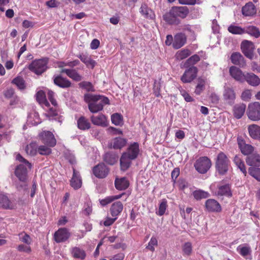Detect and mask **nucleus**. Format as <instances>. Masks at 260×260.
Here are the masks:
<instances>
[{
  "mask_svg": "<svg viewBox=\"0 0 260 260\" xmlns=\"http://www.w3.org/2000/svg\"><path fill=\"white\" fill-rule=\"evenodd\" d=\"M84 100L88 103V109L92 113H97L102 111L104 106L109 103V100L107 97L91 93L85 94Z\"/></svg>",
  "mask_w": 260,
  "mask_h": 260,
  "instance_id": "1",
  "label": "nucleus"
},
{
  "mask_svg": "<svg viewBox=\"0 0 260 260\" xmlns=\"http://www.w3.org/2000/svg\"><path fill=\"white\" fill-rule=\"evenodd\" d=\"M189 13V9L186 6L173 7L169 12L163 16L164 20L170 24H178L180 18H185Z\"/></svg>",
  "mask_w": 260,
  "mask_h": 260,
  "instance_id": "2",
  "label": "nucleus"
},
{
  "mask_svg": "<svg viewBox=\"0 0 260 260\" xmlns=\"http://www.w3.org/2000/svg\"><path fill=\"white\" fill-rule=\"evenodd\" d=\"M139 145L137 143L131 144L127 151L124 152L120 158V166L122 171H126L131 166L132 160L136 159L139 153Z\"/></svg>",
  "mask_w": 260,
  "mask_h": 260,
  "instance_id": "3",
  "label": "nucleus"
},
{
  "mask_svg": "<svg viewBox=\"0 0 260 260\" xmlns=\"http://www.w3.org/2000/svg\"><path fill=\"white\" fill-rule=\"evenodd\" d=\"M16 159L21 164L16 167L15 170V174L20 181L23 182L24 185L25 186V182L27 176V167L29 169H31L32 167L31 164L20 154L16 155Z\"/></svg>",
  "mask_w": 260,
  "mask_h": 260,
  "instance_id": "4",
  "label": "nucleus"
},
{
  "mask_svg": "<svg viewBox=\"0 0 260 260\" xmlns=\"http://www.w3.org/2000/svg\"><path fill=\"white\" fill-rule=\"evenodd\" d=\"M230 160L226 155L222 152H219L216 157L215 161L216 171L220 175H225L229 171Z\"/></svg>",
  "mask_w": 260,
  "mask_h": 260,
  "instance_id": "5",
  "label": "nucleus"
},
{
  "mask_svg": "<svg viewBox=\"0 0 260 260\" xmlns=\"http://www.w3.org/2000/svg\"><path fill=\"white\" fill-rule=\"evenodd\" d=\"M210 188L212 193L216 196H224L228 197L232 196L231 186L229 184H222L221 182H214L210 185Z\"/></svg>",
  "mask_w": 260,
  "mask_h": 260,
  "instance_id": "6",
  "label": "nucleus"
},
{
  "mask_svg": "<svg viewBox=\"0 0 260 260\" xmlns=\"http://www.w3.org/2000/svg\"><path fill=\"white\" fill-rule=\"evenodd\" d=\"M212 165L211 160L207 156H202L198 159L194 167L200 174H205L210 169Z\"/></svg>",
  "mask_w": 260,
  "mask_h": 260,
  "instance_id": "7",
  "label": "nucleus"
},
{
  "mask_svg": "<svg viewBox=\"0 0 260 260\" xmlns=\"http://www.w3.org/2000/svg\"><path fill=\"white\" fill-rule=\"evenodd\" d=\"M48 59L43 58L34 60L28 66V69L37 75L42 74L47 68Z\"/></svg>",
  "mask_w": 260,
  "mask_h": 260,
  "instance_id": "8",
  "label": "nucleus"
},
{
  "mask_svg": "<svg viewBox=\"0 0 260 260\" xmlns=\"http://www.w3.org/2000/svg\"><path fill=\"white\" fill-rule=\"evenodd\" d=\"M247 116L252 121L260 120V103L254 102L249 104L247 110Z\"/></svg>",
  "mask_w": 260,
  "mask_h": 260,
  "instance_id": "9",
  "label": "nucleus"
},
{
  "mask_svg": "<svg viewBox=\"0 0 260 260\" xmlns=\"http://www.w3.org/2000/svg\"><path fill=\"white\" fill-rule=\"evenodd\" d=\"M39 137L42 143L49 147H53L56 144V140L53 133L44 131L40 133Z\"/></svg>",
  "mask_w": 260,
  "mask_h": 260,
  "instance_id": "10",
  "label": "nucleus"
},
{
  "mask_svg": "<svg viewBox=\"0 0 260 260\" xmlns=\"http://www.w3.org/2000/svg\"><path fill=\"white\" fill-rule=\"evenodd\" d=\"M241 48L244 55L252 59L254 56V45L253 42L248 40H244L241 43Z\"/></svg>",
  "mask_w": 260,
  "mask_h": 260,
  "instance_id": "11",
  "label": "nucleus"
},
{
  "mask_svg": "<svg viewBox=\"0 0 260 260\" xmlns=\"http://www.w3.org/2000/svg\"><path fill=\"white\" fill-rule=\"evenodd\" d=\"M197 73L198 69L192 66L184 72L181 77V80L184 83H190L196 78Z\"/></svg>",
  "mask_w": 260,
  "mask_h": 260,
  "instance_id": "12",
  "label": "nucleus"
},
{
  "mask_svg": "<svg viewBox=\"0 0 260 260\" xmlns=\"http://www.w3.org/2000/svg\"><path fill=\"white\" fill-rule=\"evenodd\" d=\"M71 233L66 228H60L54 234V239L57 243L63 242L70 237Z\"/></svg>",
  "mask_w": 260,
  "mask_h": 260,
  "instance_id": "13",
  "label": "nucleus"
},
{
  "mask_svg": "<svg viewBox=\"0 0 260 260\" xmlns=\"http://www.w3.org/2000/svg\"><path fill=\"white\" fill-rule=\"evenodd\" d=\"M93 173L96 177L104 178L108 174L109 169L104 164L102 163L93 168Z\"/></svg>",
  "mask_w": 260,
  "mask_h": 260,
  "instance_id": "14",
  "label": "nucleus"
},
{
  "mask_svg": "<svg viewBox=\"0 0 260 260\" xmlns=\"http://www.w3.org/2000/svg\"><path fill=\"white\" fill-rule=\"evenodd\" d=\"M229 72L230 75L237 81L240 83L245 82V74L238 68L232 66L230 68Z\"/></svg>",
  "mask_w": 260,
  "mask_h": 260,
  "instance_id": "15",
  "label": "nucleus"
},
{
  "mask_svg": "<svg viewBox=\"0 0 260 260\" xmlns=\"http://www.w3.org/2000/svg\"><path fill=\"white\" fill-rule=\"evenodd\" d=\"M224 101L229 105L234 104L236 99V93L234 89L230 87H224L223 93Z\"/></svg>",
  "mask_w": 260,
  "mask_h": 260,
  "instance_id": "16",
  "label": "nucleus"
},
{
  "mask_svg": "<svg viewBox=\"0 0 260 260\" xmlns=\"http://www.w3.org/2000/svg\"><path fill=\"white\" fill-rule=\"evenodd\" d=\"M205 207L210 212H219L221 211L220 205L214 199H208L205 202Z\"/></svg>",
  "mask_w": 260,
  "mask_h": 260,
  "instance_id": "17",
  "label": "nucleus"
},
{
  "mask_svg": "<svg viewBox=\"0 0 260 260\" xmlns=\"http://www.w3.org/2000/svg\"><path fill=\"white\" fill-rule=\"evenodd\" d=\"M237 142L239 148L244 155H249L253 151V147L250 144H246L245 141L241 138L238 137Z\"/></svg>",
  "mask_w": 260,
  "mask_h": 260,
  "instance_id": "18",
  "label": "nucleus"
},
{
  "mask_svg": "<svg viewBox=\"0 0 260 260\" xmlns=\"http://www.w3.org/2000/svg\"><path fill=\"white\" fill-rule=\"evenodd\" d=\"M53 78L54 83L59 87L67 88L71 86V82L60 75L54 76Z\"/></svg>",
  "mask_w": 260,
  "mask_h": 260,
  "instance_id": "19",
  "label": "nucleus"
},
{
  "mask_svg": "<svg viewBox=\"0 0 260 260\" xmlns=\"http://www.w3.org/2000/svg\"><path fill=\"white\" fill-rule=\"evenodd\" d=\"M90 119L94 125L102 127L107 126L108 125L107 118L104 114H100L97 116L92 115Z\"/></svg>",
  "mask_w": 260,
  "mask_h": 260,
  "instance_id": "20",
  "label": "nucleus"
},
{
  "mask_svg": "<svg viewBox=\"0 0 260 260\" xmlns=\"http://www.w3.org/2000/svg\"><path fill=\"white\" fill-rule=\"evenodd\" d=\"M126 139L117 137L112 139L110 143V146L111 148H113L114 149H121L126 145Z\"/></svg>",
  "mask_w": 260,
  "mask_h": 260,
  "instance_id": "21",
  "label": "nucleus"
},
{
  "mask_svg": "<svg viewBox=\"0 0 260 260\" xmlns=\"http://www.w3.org/2000/svg\"><path fill=\"white\" fill-rule=\"evenodd\" d=\"M14 205L8 196L3 193H0V208L11 210L14 209Z\"/></svg>",
  "mask_w": 260,
  "mask_h": 260,
  "instance_id": "22",
  "label": "nucleus"
},
{
  "mask_svg": "<svg viewBox=\"0 0 260 260\" xmlns=\"http://www.w3.org/2000/svg\"><path fill=\"white\" fill-rule=\"evenodd\" d=\"M245 81H246L249 85L254 87L257 86L260 84V78L252 73L245 74Z\"/></svg>",
  "mask_w": 260,
  "mask_h": 260,
  "instance_id": "23",
  "label": "nucleus"
},
{
  "mask_svg": "<svg viewBox=\"0 0 260 260\" xmlns=\"http://www.w3.org/2000/svg\"><path fill=\"white\" fill-rule=\"evenodd\" d=\"M242 13L244 16H252L256 13V9L252 2H249L242 7Z\"/></svg>",
  "mask_w": 260,
  "mask_h": 260,
  "instance_id": "24",
  "label": "nucleus"
},
{
  "mask_svg": "<svg viewBox=\"0 0 260 260\" xmlns=\"http://www.w3.org/2000/svg\"><path fill=\"white\" fill-rule=\"evenodd\" d=\"M186 41V38L184 34L182 33L177 34L174 37L173 47L175 49H179L185 44Z\"/></svg>",
  "mask_w": 260,
  "mask_h": 260,
  "instance_id": "25",
  "label": "nucleus"
},
{
  "mask_svg": "<svg viewBox=\"0 0 260 260\" xmlns=\"http://www.w3.org/2000/svg\"><path fill=\"white\" fill-rule=\"evenodd\" d=\"M249 136L255 140H260V126L256 124H251L248 127Z\"/></svg>",
  "mask_w": 260,
  "mask_h": 260,
  "instance_id": "26",
  "label": "nucleus"
},
{
  "mask_svg": "<svg viewBox=\"0 0 260 260\" xmlns=\"http://www.w3.org/2000/svg\"><path fill=\"white\" fill-rule=\"evenodd\" d=\"M123 208V204L120 201L114 202L112 204L110 211L112 217H116L122 212Z\"/></svg>",
  "mask_w": 260,
  "mask_h": 260,
  "instance_id": "27",
  "label": "nucleus"
},
{
  "mask_svg": "<svg viewBox=\"0 0 260 260\" xmlns=\"http://www.w3.org/2000/svg\"><path fill=\"white\" fill-rule=\"evenodd\" d=\"M82 185V181L79 173L73 169V175L71 180V185L75 189L79 188Z\"/></svg>",
  "mask_w": 260,
  "mask_h": 260,
  "instance_id": "28",
  "label": "nucleus"
},
{
  "mask_svg": "<svg viewBox=\"0 0 260 260\" xmlns=\"http://www.w3.org/2000/svg\"><path fill=\"white\" fill-rule=\"evenodd\" d=\"M77 57L80 58L81 61L87 67H90L91 69H93L96 64V62L92 59L90 56L87 54L81 53L77 55Z\"/></svg>",
  "mask_w": 260,
  "mask_h": 260,
  "instance_id": "29",
  "label": "nucleus"
},
{
  "mask_svg": "<svg viewBox=\"0 0 260 260\" xmlns=\"http://www.w3.org/2000/svg\"><path fill=\"white\" fill-rule=\"evenodd\" d=\"M61 73H65L70 78L76 81H80L82 79V76L74 69H62Z\"/></svg>",
  "mask_w": 260,
  "mask_h": 260,
  "instance_id": "30",
  "label": "nucleus"
},
{
  "mask_svg": "<svg viewBox=\"0 0 260 260\" xmlns=\"http://www.w3.org/2000/svg\"><path fill=\"white\" fill-rule=\"evenodd\" d=\"M232 62L236 65L243 67L245 64L244 58L239 52H234L232 53L231 56Z\"/></svg>",
  "mask_w": 260,
  "mask_h": 260,
  "instance_id": "31",
  "label": "nucleus"
},
{
  "mask_svg": "<svg viewBox=\"0 0 260 260\" xmlns=\"http://www.w3.org/2000/svg\"><path fill=\"white\" fill-rule=\"evenodd\" d=\"M246 163L250 166H260V156L257 153L248 156L246 159Z\"/></svg>",
  "mask_w": 260,
  "mask_h": 260,
  "instance_id": "32",
  "label": "nucleus"
},
{
  "mask_svg": "<svg viewBox=\"0 0 260 260\" xmlns=\"http://www.w3.org/2000/svg\"><path fill=\"white\" fill-rule=\"evenodd\" d=\"M140 12L145 18L147 19H152L155 17L154 13L152 10L149 9L145 4L141 5Z\"/></svg>",
  "mask_w": 260,
  "mask_h": 260,
  "instance_id": "33",
  "label": "nucleus"
},
{
  "mask_svg": "<svg viewBox=\"0 0 260 260\" xmlns=\"http://www.w3.org/2000/svg\"><path fill=\"white\" fill-rule=\"evenodd\" d=\"M246 109V105L244 104H239L235 105L234 107V115L237 118H241L245 113Z\"/></svg>",
  "mask_w": 260,
  "mask_h": 260,
  "instance_id": "34",
  "label": "nucleus"
},
{
  "mask_svg": "<svg viewBox=\"0 0 260 260\" xmlns=\"http://www.w3.org/2000/svg\"><path fill=\"white\" fill-rule=\"evenodd\" d=\"M115 187L118 190H125L129 186L128 181L124 177L116 179L115 181Z\"/></svg>",
  "mask_w": 260,
  "mask_h": 260,
  "instance_id": "35",
  "label": "nucleus"
},
{
  "mask_svg": "<svg viewBox=\"0 0 260 260\" xmlns=\"http://www.w3.org/2000/svg\"><path fill=\"white\" fill-rule=\"evenodd\" d=\"M244 31L245 34H248L255 38H258L260 36L259 29L257 27L253 25L246 26L244 27Z\"/></svg>",
  "mask_w": 260,
  "mask_h": 260,
  "instance_id": "36",
  "label": "nucleus"
},
{
  "mask_svg": "<svg viewBox=\"0 0 260 260\" xmlns=\"http://www.w3.org/2000/svg\"><path fill=\"white\" fill-rule=\"evenodd\" d=\"M71 251L74 258L84 259L86 257V253L85 251L79 247H73L71 249Z\"/></svg>",
  "mask_w": 260,
  "mask_h": 260,
  "instance_id": "37",
  "label": "nucleus"
},
{
  "mask_svg": "<svg viewBox=\"0 0 260 260\" xmlns=\"http://www.w3.org/2000/svg\"><path fill=\"white\" fill-rule=\"evenodd\" d=\"M27 121L32 125H38L41 123L38 112L34 110L30 113L27 117Z\"/></svg>",
  "mask_w": 260,
  "mask_h": 260,
  "instance_id": "38",
  "label": "nucleus"
},
{
  "mask_svg": "<svg viewBox=\"0 0 260 260\" xmlns=\"http://www.w3.org/2000/svg\"><path fill=\"white\" fill-rule=\"evenodd\" d=\"M36 100L41 104H44L47 108L49 107V103L47 101L46 94L44 91L39 90L36 94Z\"/></svg>",
  "mask_w": 260,
  "mask_h": 260,
  "instance_id": "39",
  "label": "nucleus"
},
{
  "mask_svg": "<svg viewBox=\"0 0 260 260\" xmlns=\"http://www.w3.org/2000/svg\"><path fill=\"white\" fill-rule=\"evenodd\" d=\"M78 127L79 128L85 130L90 127V123L84 117H81L77 121Z\"/></svg>",
  "mask_w": 260,
  "mask_h": 260,
  "instance_id": "40",
  "label": "nucleus"
},
{
  "mask_svg": "<svg viewBox=\"0 0 260 260\" xmlns=\"http://www.w3.org/2000/svg\"><path fill=\"white\" fill-rule=\"evenodd\" d=\"M228 31L234 35H242L245 34L244 28L235 24L230 25L228 28Z\"/></svg>",
  "mask_w": 260,
  "mask_h": 260,
  "instance_id": "41",
  "label": "nucleus"
},
{
  "mask_svg": "<svg viewBox=\"0 0 260 260\" xmlns=\"http://www.w3.org/2000/svg\"><path fill=\"white\" fill-rule=\"evenodd\" d=\"M234 162L236 166L240 170V171L246 176L247 173L246 168L244 162L241 158L238 155H236L234 158Z\"/></svg>",
  "mask_w": 260,
  "mask_h": 260,
  "instance_id": "42",
  "label": "nucleus"
},
{
  "mask_svg": "<svg viewBox=\"0 0 260 260\" xmlns=\"http://www.w3.org/2000/svg\"><path fill=\"white\" fill-rule=\"evenodd\" d=\"M182 254L184 256H189L192 252V243L190 242H185L182 245Z\"/></svg>",
  "mask_w": 260,
  "mask_h": 260,
  "instance_id": "43",
  "label": "nucleus"
},
{
  "mask_svg": "<svg viewBox=\"0 0 260 260\" xmlns=\"http://www.w3.org/2000/svg\"><path fill=\"white\" fill-rule=\"evenodd\" d=\"M117 158L115 154L108 152L105 154L104 159L106 163L113 165L117 161Z\"/></svg>",
  "mask_w": 260,
  "mask_h": 260,
  "instance_id": "44",
  "label": "nucleus"
},
{
  "mask_svg": "<svg viewBox=\"0 0 260 260\" xmlns=\"http://www.w3.org/2000/svg\"><path fill=\"white\" fill-rule=\"evenodd\" d=\"M122 194H123L116 196H108L106 197L105 199L100 200L99 201L101 205L102 206H105L108 205V204L111 203L113 201L120 199L122 197Z\"/></svg>",
  "mask_w": 260,
  "mask_h": 260,
  "instance_id": "45",
  "label": "nucleus"
},
{
  "mask_svg": "<svg viewBox=\"0 0 260 260\" xmlns=\"http://www.w3.org/2000/svg\"><path fill=\"white\" fill-rule=\"evenodd\" d=\"M190 52L188 49H182L177 52L175 54V58L178 60L184 59L189 56Z\"/></svg>",
  "mask_w": 260,
  "mask_h": 260,
  "instance_id": "46",
  "label": "nucleus"
},
{
  "mask_svg": "<svg viewBox=\"0 0 260 260\" xmlns=\"http://www.w3.org/2000/svg\"><path fill=\"white\" fill-rule=\"evenodd\" d=\"M192 194L197 200L206 199L210 196V194L208 192L200 189L194 191Z\"/></svg>",
  "mask_w": 260,
  "mask_h": 260,
  "instance_id": "47",
  "label": "nucleus"
},
{
  "mask_svg": "<svg viewBox=\"0 0 260 260\" xmlns=\"http://www.w3.org/2000/svg\"><path fill=\"white\" fill-rule=\"evenodd\" d=\"M111 121L115 125H122L123 124V117L119 113H114L111 116Z\"/></svg>",
  "mask_w": 260,
  "mask_h": 260,
  "instance_id": "48",
  "label": "nucleus"
},
{
  "mask_svg": "<svg viewBox=\"0 0 260 260\" xmlns=\"http://www.w3.org/2000/svg\"><path fill=\"white\" fill-rule=\"evenodd\" d=\"M237 251L243 256L248 255L251 252L250 247L248 246L240 245L237 248Z\"/></svg>",
  "mask_w": 260,
  "mask_h": 260,
  "instance_id": "49",
  "label": "nucleus"
},
{
  "mask_svg": "<svg viewBox=\"0 0 260 260\" xmlns=\"http://www.w3.org/2000/svg\"><path fill=\"white\" fill-rule=\"evenodd\" d=\"M205 79L199 78L198 80V84L196 87L194 92L197 94H200L204 89L205 84Z\"/></svg>",
  "mask_w": 260,
  "mask_h": 260,
  "instance_id": "50",
  "label": "nucleus"
},
{
  "mask_svg": "<svg viewBox=\"0 0 260 260\" xmlns=\"http://www.w3.org/2000/svg\"><path fill=\"white\" fill-rule=\"evenodd\" d=\"M249 174L255 178L257 180L260 181V169L258 168L250 167L248 169Z\"/></svg>",
  "mask_w": 260,
  "mask_h": 260,
  "instance_id": "51",
  "label": "nucleus"
},
{
  "mask_svg": "<svg viewBox=\"0 0 260 260\" xmlns=\"http://www.w3.org/2000/svg\"><path fill=\"white\" fill-rule=\"evenodd\" d=\"M25 151L27 154L34 156L37 153L38 148L35 144L31 143L26 146Z\"/></svg>",
  "mask_w": 260,
  "mask_h": 260,
  "instance_id": "52",
  "label": "nucleus"
},
{
  "mask_svg": "<svg viewBox=\"0 0 260 260\" xmlns=\"http://www.w3.org/2000/svg\"><path fill=\"white\" fill-rule=\"evenodd\" d=\"M19 239L20 241L27 244L30 245L31 243V239L30 237L26 233L23 232L18 235Z\"/></svg>",
  "mask_w": 260,
  "mask_h": 260,
  "instance_id": "53",
  "label": "nucleus"
},
{
  "mask_svg": "<svg viewBox=\"0 0 260 260\" xmlns=\"http://www.w3.org/2000/svg\"><path fill=\"white\" fill-rule=\"evenodd\" d=\"M167 207V201L166 199H162L159 205L158 210L156 213L159 216L163 215L166 210Z\"/></svg>",
  "mask_w": 260,
  "mask_h": 260,
  "instance_id": "54",
  "label": "nucleus"
},
{
  "mask_svg": "<svg viewBox=\"0 0 260 260\" xmlns=\"http://www.w3.org/2000/svg\"><path fill=\"white\" fill-rule=\"evenodd\" d=\"M12 83L15 84L20 89H23L25 88V82L23 79L21 77H17L12 80Z\"/></svg>",
  "mask_w": 260,
  "mask_h": 260,
  "instance_id": "55",
  "label": "nucleus"
},
{
  "mask_svg": "<svg viewBox=\"0 0 260 260\" xmlns=\"http://www.w3.org/2000/svg\"><path fill=\"white\" fill-rule=\"evenodd\" d=\"M80 87L85 89L87 91H94V88L89 82L83 81L79 83Z\"/></svg>",
  "mask_w": 260,
  "mask_h": 260,
  "instance_id": "56",
  "label": "nucleus"
},
{
  "mask_svg": "<svg viewBox=\"0 0 260 260\" xmlns=\"http://www.w3.org/2000/svg\"><path fill=\"white\" fill-rule=\"evenodd\" d=\"M38 152L41 155H49L51 153V149L48 146L41 145L38 148Z\"/></svg>",
  "mask_w": 260,
  "mask_h": 260,
  "instance_id": "57",
  "label": "nucleus"
},
{
  "mask_svg": "<svg viewBox=\"0 0 260 260\" xmlns=\"http://www.w3.org/2000/svg\"><path fill=\"white\" fill-rule=\"evenodd\" d=\"M200 60L199 55L195 54L190 57L186 61V64L188 66L193 65Z\"/></svg>",
  "mask_w": 260,
  "mask_h": 260,
  "instance_id": "58",
  "label": "nucleus"
},
{
  "mask_svg": "<svg viewBox=\"0 0 260 260\" xmlns=\"http://www.w3.org/2000/svg\"><path fill=\"white\" fill-rule=\"evenodd\" d=\"M157 245V240L154 237H152L150 241L148 243V246L146 247V248L150 250L151 251H153L154 250V246Z\"/></svg>",
  "mask_w": 260,
  "mask_h": 260,
  "instance_id": "59",
  "label": "nucleus"
},
{
  "mask_svg": "<svg viewBox=\"0 0 260 260\" xmlns=\"http://www.w3.org/2000/svg\"><path fill=\"white\" fill-rule=\"evenodd\" d=\"M30 245H24V244H20L17 247V250L20 252H26L27 253H29L31 251V248Z\"/></svg>",
  "mask_w": 260,
  "mask_h": 260,
  "instance_id": "60",
  "label": "nucleus"
},
{
  "mask_svg": "<svg viewBox=\"0 0 260 260\" xmlns=\"http://www.w3.org/2000/svg\"><path fill=\"white\" fill-rule=\"evenodd\" d=\"M160 85L159 83L157 82L156 81H155L153 85V91L154 94L156 97H158L159 96H160Z\"/></svg>",
  "mask_w": 260,
  "mask_h": 260,
  "instance_id": "61",
  "label": "nucleus"
},
{
  "mask_svg": "<svg viewBox=\"0 0 260 260\" xmlns=\"http://www.w3.org/2000/svg\"><path fill=\"white\" fill-rule=\"evenodd\" d=\"M180 92L181 95L187 102H190L193 101V99L184 89H181L180 90Z\"/></svg>",
  "mask_w": 260,
  "mask_h": 260,
  "instance_id": "62",
  "label": "nucleus"
},
{
  "mask_svg": "<svg viewBox=\"0 0 260 260\" xmlns=\"http://www.w3.org/2000/svg\"><path fill=\"white\" fill-rule=\"evenodd\" d=\"M251 97V91L248 89L245 90L241 94V98L243 101H249Z\"/></svg>",
  "mask_w": 260,
  "mask_h": 260,
  "instance_id": "63",
  "label": "nucleus"
},
{
  "mask_svg": "<svg viewBox=\"0 0 260 260\" xmlns=\"http://www.w3.org/2000/svg\"><path fill=\"white\" fill-rule=\"evenodd\" d=\"M46 115L50 119H53L54 117L58 116L57 112L56 111L55 108H49Z\"/></svg>",
  "mask_w": 260,
  "mask_h": 260,
  "instance_id": "64",
  "label": "nucleus"
}]
</instances>
